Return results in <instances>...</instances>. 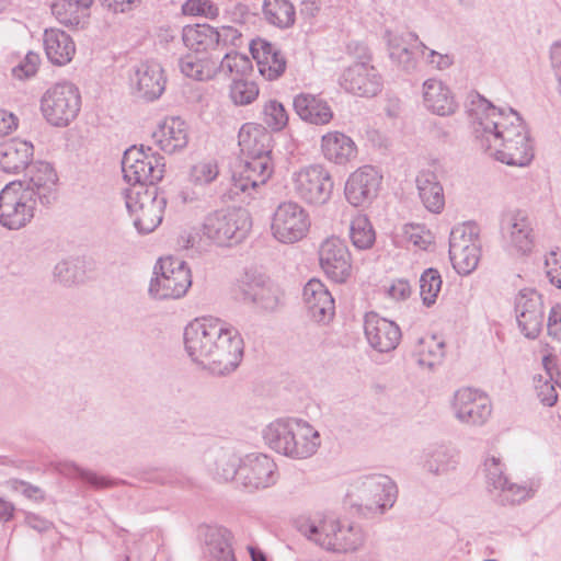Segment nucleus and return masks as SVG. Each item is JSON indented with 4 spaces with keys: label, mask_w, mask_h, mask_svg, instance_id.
Listing matches in <instances>:
<instances>
[{
    "label": "nucleus",
    "mask_w": 561,
    "mask_h": 561,
    "mask_svg": "<svg viewBox=\"0 0 561 561\" xmlns=\"http://www.w3.org/2000/svg\"><path fill=\"white\" fill-rule=\"evenodd\" d=\"M129 80L134 93L146 101L160 98L165 89L163 69L156 61L147 60L135 66Z\"/></svg>",
    "instance_id": "nucleus-21"
},
{
    "label": "nucleus",
    "mask_w": 561,
    "mask_h": 561,
    "mask_svg": "<svg viewBox=\"0 0 561 561\" xmlns=\"http://www.w3.org/2000/svg\"><path fill=\"white\" fill-rule=\"evenodd\" d=\"M320 147L323 157L339 165H344L357 157V147L354 140L337 130L324 134L321 137Z\"/></svg>",
    "instance_id": "nucleus-30"
},
{
    "label": "nucleus",
    "mask_w": 561,
    "mask_h": 561,
    "mask_svg": "<svg viewBox=\"0 0 561 561\" xmlns=\"http://www.w3.org/2000/svg\"><path fill=\"white\" fill-rule=\"evenodd\" d=\"M347 54L355 58L356 62H367L370 61V51L366 43L362 39H351L346 44Z\"/></svg>",
    "instance_id": "nucleus-59"
},
{
    "label": "nucleus",
    "mask_w": 561,
    "mask_h": 561,
    "mask_svg": "<svg viewBox=\"0 0 561 561\" xmlns=\"http://www.w3.org/2000/svg\"><path fill=\"white\" fill-rule=\"evenodd\" d=\"M151 137L160 150L169 154L175 153L188 144L187 124L178 116L167 117Z\"/></svg>",
    "instance_id": "nucleus-25"
},
{
    "label": "nucleus",
    "mask_w": 561,
    "mask_h": 561,
    "mask_svg": "<svg viewBox=\"0 0 561 561\" xmlns=\"http://www.w3.org/2000/svg\"><path fill=\"white\" fill-rule=\"evenodd\" d=\"M414 37L412 42L404 37H388L389 57L401 70L412 73L417 67V57L424 55L427 47Z\"/></svg>",
    "instance_id": "nucleus-31"
},
{
    "label": "nucleus",
    "mask_w": 561,
    "mask_h": 561,
    "mask_svg": "<svg viewBox=\"0 0 561 561\" xmlns=\"http://www.w3.org/2000/svg\"><path fill=\"white\" fill-rule=\"evenodd\" d=\"M238 481L249 491L270 488L277 481V466L265 454H248L242 458Z\"/></svg>",
    "instance_id": "nucleus-14"
},
{
    "label": "nucleus",
    "mask_w": 561,
    "mask_h": 561,
    "mask_svg": "<svg viewBox=\"0 0 561 561\" xmlns=\"http://www.w3.org/2000/svg\"><path fill=\"white\" fill-rule=\"evenodd\" d=\"M41 57L37 53L28 51L23 60L12 68V76L19 80H26L37 73Z\"/></svg>",
    "instance_id": "nucleus-55"
},
{
    "label": "nucleus",
    "mask_w": 561,
    "mask_h": 561,
    "mask_svg": "<svg viewBox=\"0 0 561 561\" xmlns=\"http://www.w3.org/2000/svg\"><path fill=\"white\" fill-rule=\"evenodd\" d=\"M187 54L180 59L181 72L196 81L211 80L218 71L247 79L251 59L239 53H226L221 37H181Z\"/></svg>",
    "instance_id": "nucleus-4"
},
{
    "label": "nucleus",
    "mask_w": 561,
    "mask_h": 561,
    "mask_svg": "<svg viewBox=\"0 0 561 561\" xmlns=\"http://www.w3.org/2000/svg\"><path fill=\"white\" fill-rule=\"evenodd\" d=\"M442 287V277L437 270L427 268L420 277V295L423 304L427 307L432 306L437 298Z\"/></svg>",
    "instance_id": "nucleus-48"
},
{
    "label": "nucleus",
    "mask_w": 561,
    "mask_h": 561,
    "mask_svg": "<svg viewBox=\"0 0 561 561\" xmlns=\"http://www.w3.org/2000/svg\"><path fill=\"white\" fill-rule=\"evenodd\" d=\"M263 122L274 131L284 129L288 124V114L284 105L276 100L267 101L263 107Z\"/></svg>",
    "instance_id": "nucleus-51"
},
{
    "label": "nucleus",
    "mask_w": 561,
    "mask_h": 561,
    "mask_svg": "<svg viewBox=\"0 0 561 561\" xmlns=\"http://www.w3.org/2000/svg\"><path fill=\"white\" fill-rule=\"evenodd\" d=\"M260 186V184L253 183V180L243 172V169L239 164L237 165L231 178V194L238 195L240 193H247L251 196L252 191H256Z\"/></svg>",
    "instance_id": "nucleus-56"
},
{
    "label": "nucleus",
    "mask_w": 561,
    "mask_h": 561,
    "mask_svg": "<svg viewBox=\"0 0 561 561\" xmlns=\"http://www.w3.org/2000/svg\"><path fill=\"white\" fill-rule=\"evenodd\" d=\"M426 50L428 51L426 56L428 64H431L432 66L439 70L447 69L454 62V58L449 54H443L437 50L428 48Z\"/></svg>",
    "instance_id": "nucleus-61"
},
{
    "label": "nucleus",
    "mask_w": 561,
    "mask_h": 561,
    "mask_svg": "<svg viewBox=\"0 0 561 561\" xmlns=\"http://www.w3.org/2000/svg\"><path fill=\"white\" fill-rule=\"evenodd\" d=\"M191 359L216 375L233 371L243 357V340L237 329L217 318H201L184 330Z\"/></svg>",
    "instance_id": "nucleus-3"
},
{
    "label": "nucleus",
    "mask_w": 561,
    "mask_h": 561,
    "mask_svg": "<svg viewBox=\"0 0 561 561\" xmlns=\"http://www.w3.org/2000/svg\"><path fill=\"white\" fill-rule=\"evenodd\" d=\"M538 398L541 403L547 407H552L556 404L558 400V393L550 382L546 381L542 386L538 388Z\"/></svg>",
    "instance_id": "nucleus-64"
},
{
    "label": "nucleus",
    "mask_w": 561,
    "mask_h": 561,
    "mask_svg": "<svg viewBox=\"0 0 561 561\" xmlns=\"http://www.w3.org/2000/svg\"><path fill=\"white\" fill-rule=\"evenodd\" d=\"M453 408L455 416L468 425H482L491 415L489 398L473 388H461L455 392Z\"/></svg>",
    "instance_id": "nucleus-16"
},
{
    "label": "nucleus",
    "mask_w": 561,
    "mask_h": 561,
    "mask_svg": "<svg viewBox=\"0 0 561 561\" xmlns=\"http://www.w3.org/2000/svg\"><path fill=\"white\" fill-rule=\"evenodd\" d=\"M293 106L300 119L312 125H328L334 117L331 106L320 95L299 93L294 98Z\"/></svg>",
    "instance_id": "nucleus-27"
},
{
    "label": "nucleus",
    "mask_w": 561,
    "mask_h": 561,
    "mask_svg": "<svg viewBox=\"0 0 561 561\" xmlns=\"http://www.w3.org/2000/svg\"><path fill=\"white\" fill-rule=\"evenodd\" d=\"M319 261L321 268L332 280L343 283L350 276L351 254L342 239L337 237L325 239L319 249Z\"/></svg>",
    "instance_id": "nucleus-18"
},
{
    "label": "nucleus",
    "mask_w": 561,
    "mask_h": 561,
    "mask_svg": "<svg viewBox=\"0 0 561 561\" xmlns=\"http://www.w3.org/2000/svg\"><path fill=\"white\" fill-rule=\"evenodd\" d=\"M219 175V165L215 159H203L191 165L188 181L195 186L211 184Z\"/></svg>",
    "instance_id": "nucleus-43"
},
{
    "label": "nucleus",
    "mask_w": 561,
    "mask_h": 561,
    "mask_svg": "<svg viewBox=\"0 0 561 561\" xmlns=\"http://www.w3.org/2000/svg\"><path fill=\"white\" fill-rule=\"evenodd\" d=\"M350 238L358 250H367L373 247L376 233L371 222L365 215H357L350 225Z\"/></svg>",
    "instance_id": "nucleus-40"
},
{
    "label": "nucleus",
    "mask_w": 561,
    "mask_h": 561,
    "mask_svg": "<svg viewBox=\"0 0 561 561\" xmlns=\"http://www.w3.org/2000/svg\"><path fill=\"white\" fill-rule=\"evenodd\" d=\"M537 486L533 482L523 484L511 482L510 479L501 486L499 492V502L502 505H517L531 499L535 495Z\"/></svg>",
    "instance_id": "nucleus-41"
},
{
    "label": "nucleus",
    "mask_w": 561,
    "mask_h": 561,
    "mask_svg": "<svg viewBox=\"0 0 561 561\" xmlns=\"http://www.w3.org/2000/svg\"><path fill=\"white\" fill-rule=\"evenodd\" d=\"M239 165L243 169L254 184L264 185L273 174V163L271 158L259 157L247 158Z\"/></svg>",
    "instance_id": "nucleus-44"
},
{
    "label": "nucleus",
    "mask_w": 561,
    "mask_h": 561,
    "mask_svg": "<svg viewBox=\"0 0 561 561\" xmlns=\"http://www.w3.org/2000/svg\"><path fill=\"white\" fill-rule=\"evenodd\" d=\"M310 226L309 213L294 201L279 203L272 214V236L284 244H293L302 240L309 232Z\"/></svg>",
    "instance_id": "nucleus-10"
},
{
    "label": "nucleus",
    "mask_w": 561,
    "mask_h": 561,
    "mask_svg": "<svg viewBox=\"0 0 561 561\" xmlns=\"http://www.w3.org/2000/svg\"><path fill=\"white\" fill-rule=\"evenodd\" d=\"M463 250L471 247L481 248L479 227L474 222H465L454 227L449 236V251Z\"/></svg>",
    "instance_id": "nucleus-42"
},
{
    "label": "nucleus",
    "mask_w": 561,
    "mask_h": 561,
    "mask_svg": "<svg viewBox=\"0 0 561 561\" xmlns=\"http://www.w3.org/2000/svg\"><path fill=\"white\" fill-rule=\"evenodd\" d=\"M182 35H220L218 31L210 27L206 23H193V24H186L183 26Z\"/></svg>",
    "instance_id": "nucleus-63"
},
{
    "label": "nucleus",
    "mask_w": 561,
    "mask_h": 561,
    "mask_svg": "<svg viewBox=\"0 0 561 561\" xmlns=\"http://www.w3.org/2000/svg\"><path fill=\"white\" fill-rule=\"evenodd\" d=\"M55 280L71 286L82 279V272L78 263L72 261H61L57 263L53 272Z\"/></svg>",
    "instance_id": "nucleus-54"
},
{
    "label": "nucleus",
    "mask_w": 561,
    "mask_h": 561,
    "mask_svg": "<svg viewBox=\"0 0 561 561\" xmlns=\"http://www.w3.org/2000/svg\"><path fill=\"white\" fill-rule=\"evenodd\" d=\"M229 95L236 105H248L259 96V87L254 81L233 78Z\"/></svg>",
    "instance_id": "nucleus-47"
},
{
    "label": "nucleus",
    "mask_w": 561,
    "mask_h": 561,
    "mask_svg": "<svg viewBox=\"0 0 561 561\" xmlns=\"http://www.w3.org/2000/svg\"><path fill=\"white\" fill-rule=\"evenodd\" d=\"M423 102L428 111L440 116L451 115L457 108L449 88L434 78L423 82Z\"/></svg>",
    "instance_id": "nucleus-32"
},
{
    "label": "nucleus",
    "mask_w": 561,
    "mask_h": 561,
    "mask_svg": "<svg viewBox=\"0 0 561 561\" xmlns=\"http://www.w3.org/2000/svg\"><path fill=\"white\" fill-rule=\"evenodd\" d=\"M81 106L78 88L70 82L57 83L42 96L41 111L53 126L66 127L72 122Z\"/></svg>",
    "instance_id": "nucleus-9"
},
{
    "label": "nucleus",
    "mask_w": 561,
    "mask_h": 561,
    "mask_svg": "<svg viewBox=\"0 0 561 561\" xmlns=\"http://www.w3.org/2000/svg\"><path fill=\"white\" fill-rule=\"evenodd\" d=\"M397 497V484L385 474L365 477L357 486V505L365 515H382L394 505Z\"/></svg>",
    "instance_id": "nucleus-12"
},
{
    "label": "nucleus",
    "mask_w": 561,
    "mask_h": 561,
    "mask_svg": "<svg viewBox=\"0 0 561 561\" xmlns=\"http://www.w3.org/2000/svg\"><path fill=\"white\" fill-rule=\"evenodd\" d=\"M304 301L310 318L327 323L335 313L334 299L319 279H310L304 287Z\"/></svg>",
    "instance_id": "nucleus-23"
},
{
    "label": "nucleus",
    "mask_w": 561,
    "mask_h": 561,
    "mask_svg": "<svg viewBox=\"0 0 561 561\" xmlns=\"http://www.w3.org/2000/svg\"><path fill=\"white\" fill-rule=\"evenodd\" d=\"M250 50L256 60L260 73L267 80H275L286 69V59L282 51L263 37H254L250 42Z\"/></svg>",
    "instance_id": "nucleus-24"
},
{
    "label": "nucleus",
    "mask_w": 561,
    "mask_h": 561,
    "mask_svg": "<svg viewBox=\"0 0 561 561\" xmlns=\"http://www.w3.org/2000/svg\"><path fill=\"white\" fill-rule=\"evenodd\" d=\"M250 228L251 220L244 209L229 208L207 215L203 234L219 247H231L241 242Z\"/></svg>",
    "instance_id": "nucleus-7"
},
{
    "label": "nucleus",
    "mask_w": 561,
    "mask_h": 561,
    "mask_svg": "<svg viewBox=\"0 0 561 561\" xmlns=\"http://www.w3.org/2000/svg\"><path fill=\"white\" fill-rule=\"evenodd\" d=\"M483 466L489 490L497 491L508 480L505 472V465L502 462L501 458L489 456L484 459Z\"/></svg>",
    "instance_id": "nucleus-50"
},
{
    "label": "nucleus",
    "mask_w": 561,
    "mask_h": 561,
    "mask_svg": "<svg viewBox=\"0 0 561 561\" xmlns=\"http://www.w3.org/2000/svg\"><path fill=\"white\" fill-rule=\"evenodd\" d=\"M381 179L378 171L370 165L357 169L348 176L345 184L347 202L355 207L371 203L378 194Z\"/></svg>",
    "instance_id": "nucleus-20"
},
{
    "label": "nucleus",
    "mask_w": 561,
    "mask_h": 561,
    "mask_svg": "<svg viewBox=\"0 0 561 561\" xmlns=\"http://www.w3.org/2000/svg\"><path fill=\"white\" fill-rule=\"evenodd\" d=\"M481 248L471 247L463 250L459 248L457 251H449V257L454 268L458 274L468 275L473 272L480 261Z\"/></svg>",
    "instance_id": "nucleus-45"
},
{
    "label": "nucleus",
    "mask_w": 561,
    "mask_h": 561,
    "mask_svg": "<svg viewBox=\"0 0 561 561\" xmlns=\"http://www.w3.org/2000/svg\"><path fill=\"white\" fill-rule=\"evenodd\" d=\"M57 174L53 165L45 161H36L28 165V182L24 190L33 192L39 202L48 205L55 199Z\"/></svg>",
    "instance_id": "nucleus-26"
},
{
    "label": "nucleus",
    "mask_w": 561,
    "mask_h": 561,
    "mask_svg": "<svg viewBox=\"0 0 561 561\" xmlns=\"http://www.w3.org/2000/svg\"><path fill=\"white\" fill-rule=\"evenodd\" d=\"M44 48L48 60L56 66L69 64L76 54L72 37H44Z\"/></svg>",
    "instance_id": "nucleus-39"
},
{
    "label": "nucleus",
    "mask_w": 561,
    "mask_h": 561,
    "mask_svg": "<svg viewBox=\"0 0 561 561\" xmlns=\"http://www.w3.org/2000/svg\"><path fill=\"white\" fill-rule=\"evenodd\" d=\"M546 274L551 284L561 288V257H558V253L552 251L546 257Z\"/></svg>",
    "instance_id": "nucleus-58"
},
{
    "label": "nucleus",
    "mask_w": 561,
    "mask_h": 561,
    "mask_svg": "<svg viewBox=\"0 0 561 561\" xmlns=\"http://www.w3.org/2000/svg\"><path fill=\"white\" fill-rule=\"evenodd\" d=\"M515 316L520 332L527 339H536L543 324L541 295L531 288H523L515 297Z\"/></svg>",
    "instance_id": "nucleus-15"
},
{
    "label": "nucleus",
    "mask_w": 561,
    "mask_h": 561,
    "mask_svg": "<svg viewBox=\"0 0 561 561\" xmlns=\"http://www.w3.org/2000/svg\"><path fill=\"white\" fill-rule=\"evenodd\" d=\"M502 233L507 245L519 254H527L534 247L533 226L520 210L507 213L502 219Z\"/></svg>",
    "instance_id": "nucleus-22"
},
{
    "label": "nucleus",
    "mask_w": 561,
    "mask_h": 561,
    "mask_svg": "<svg viewBox=\"0 0 561 561\" xmlns=\"http://www.w3.org/2000/svg\"><path fill=\"white\" fill-rule=\"evenodd\" d=\"M7 483L12 489L21 491L28 499L35 501H43L45 499L44 492L36 485L19 480H9Z\"/></svg>",
    "instance_id": "nucleus-60"
},
{
    "label": "nucleus",
    "mask_w": 561,
    "mask_h": 561,
    "mask_svg": "<svg viewBox=\"0 0 561 561\" xmlns=\"http://www.w3.org/2000/svg\"><path fill=\"white\" fill-rule=\"evenodd\" d=\"M469 113L476 140L484 151L507 165L526 167L531 162L533 141L517 112L500 110L477 93Z\"/></svg>",
    "instance_id": "nucleus-1"
},
{
    "label": "nucleus",
    "mask_w": 561,
    "mask_h": 561,
    "mask_svg": "<svg viewBox=\"0 0 561 561\" xmlns=\"http://www.w3.org/2000/svg\"><path fill=\"white\" fill-rule=\"evenodd\" d=\"M232 534L222 526H208L205 543L208 561H237L232 549Z\"/></svg>",
    "instance_id": "nucleus-36"
},
{
    "label": "nucleus",
    "mask_w": 561,
    "mask_h": 561,
    "mask_svg": "<svg viewBox=\"0 0 561 561\" xmlns=\"http://www.w3.org/2000/svg\"><path fill=\"white\" fill-rule=\"evenodd\" d=\"M268 278L256 273H245L237 283L236 293L243 300L251 302Z\"/></svg>",
    "instance_id": "nucleus-49"
},
{
    "label": "nucleus",
    "mask_w": 561,
    "mask_h": 561,
    "mask_svg": "<svg viewBox=\"0 0 561 561\" xmlns=\"http://www.w3.org/2000/svg\"><path fill=\"white\" fill-rule=\"evenodd\" d=\"M415 182L424 207L433 214L442 213L445 206V195L437 175L431 170H422Z\"/></svg>",
    "instance_id": "nucleus-34"
},
{
    "label": "nucleus",
    "mask_w": 561,
    "mask_h": 561,
    "mask_svg": "<svg viewBox=\"0 0 561 561\" xmlns=\"http://www.w3.org/2000/svg\"><path fill=\"white\" fill-rule=\"evenodd\" d=\"M93 0H58L51 5L57 21L71 31L84 30Z\"/></svg>",
    "instance_id": "nucleus-29"
},
{
    "label": "nucleus",
    "mask_w": 561,
    "mask_h": 561,
    "mask_svg": "<svg viewBox=\"0 0 561 561\" xmlns=\"http://www.w3.org/2000/svg\"><path fill=\"white\" fill-rule=\"evenodd\" d=\"M365 337L371 348L388 353L397 348L401 340L399 325L376 312H368L364 319Z\"/></svg>",
    "instance_id": "nucleus-19"
},
{
    "label": "nucleus",
    "mask_w": 561,
    "mask_h": 561,
    "mask_svg": "<svg viewBox=\"0 0 561 561\" xmlns=\"http://www.w3.org/2000/svg\"><path fill=\"white\" fill-rule=\"evenodd\" d=\"M154 277L149 285V294L157 299H179L192 285L191 270L176 257L160 259L154 266Z\"/></svg>",
    "instance_id": "nucleus-8"
},
{
    "label": "nucleus",
    "mask_w": 561,
    "mask_h": 561,
    "mask_svg": "<svg viewBox=\"0 0 561 561\" xmlns=\"http://www.w3.org/2000/svg\"><path fill=\"white\" fill-rule=\"evenodd\" d=\"M65 473H76L80 479L89 483L94 489H106L113 488L119 483V481L111 479L106 476L98 474L94 471L83 469L76 463H65L64 470Z\"/></svg>",
    "instance_id": "nucleus-52"
},
{
    "label": "nucleus",
    "mask_w": 561,
    "mask_h": 561,
    "mask_svg": "<svg viewBox=\"0 0 561 561\" xmlns=\"http://www.w3.org/2000/svg\"><path fill=\"white\" fill-rule=\"evenodd\" d=\"M340 85L354 95L371 98L381 91L382 79L374 66L367 62H355L343 71Z\"/></svg>",
    "instance_id": "nucleus-17"
},
{
    "label": "nucleus",
    "mask_w": 561,
    "mask_h": 561,
    "mask_svg": "<svg viewBox=\"0 0 561 561\" xmlns=\"http://www.w3.org/2000/svg\"><path fill=\"white\" fill-rule=\"evenodd\" d=\"M263 14L265 20L280 28H287L295 23L296 11L289 0H264Z\"/></svg>",
    "instance_id": "nucleus-37"
},
{
    "label": "nucleus",
    "mask_w": 561,
    "mask_h": 561,
    "mask_svg": "<svg viewBox=\"0 0 561 561\" xmlns=\"http://www.w3.org/2000/svg\"><path fill=\"white\" fill-rule=\"evenodd\" d=\"M422 468L430 474L446 476L456 470L458 453L446 445H436L426 448L422 456Z\"/></svg>",
    "instance_id": "nucleus-33"
},
{
    "label": "nucleus",
    "mask_w": 561,
    "mask_h": 561,
    "mask_svg": "<svg viewBox=\"0 0 561 561\" xmlns=\"http://www.w3.org/2000/svg\"><path fill=\"white\" fill-rule=\"evenodd\" d=\"M214 478L218 481L228 482L236 477L239 479L242 458H239L233 451L219 449L211 454Z\"/></svg>",
    "instance_id": "nucleus-38"
},
{
    "label": "nucleus",
    "mask_w": 561,
    "mask_h": 561,
    "mask_svg": "<svg viewBox=\"0 0 561 561\" xmlns=\"http://www.w3.org/2000/svg\"><path fill=\"white\" fill-rule=\"evenodd\" d=\"M33 157V145L21 139L2 141V173L24 171Z\"/></svg>",
    "instance_id": "nucleus-35"
},
{
    "label": "nucleus",
    "mask_w": 561,
    "mask_h": 561,
    "mask_svg": "<svg viewBox=\"0 0 561 561\" xmlns=\"http://www.w3.org/2000/svg\"><path fill=\"white\" fill-rule=\"evenodd\" d=\"M164 168V158L151 147L141 145L124 152V179L133 184L125 193L126 207L139 233H150L162 222L167 199L159 194L156 184L162 180Z\"/></svg>",
    "instance_id": "nucleus-2"
},
{
    "label": "nucleus",
    "mask_w": 561,
    "mask_h": 561,
    "mask_svg": "<svg viewBox=\"0 0 561 561\" xmlns=\"http://www.w3.org/2000/svg\"><path fill=\"white\" fill-rule=\"evenodd\" d=\"M271 133L262 125L244 124L238 134V145L247 158H271Z\"/></svg>",
    "instance_id": "nucleus-28"
},
{
    "label": "nucleus",
    "mask_w": 561,
    "mask_h": 561,
    "mask_svg": "<svg viewBox=\"0 0 561 561\" xmlns=\"http://www.w3.org/2000/svg\"><path fill=\"white\" fill-rule=\"evenodd\" d=\"M182 11L185 15H202L205 18H215L218 14V9L209 0H187Z\"/></svg>",
    "instance_id": "nucleus-57"
},
{
    "label": "nucleus",
    "mask_w": 561,
    "mask_h": 561,
    "mask_svg": "<svg viewBox=\"0 0 561 561\" xmlns=\"http://www.w3.org/2000/svg\"><path fill=\"white\" fill-rule=\"evenodd\" d=\"M265 443L276 453L293 459H306L318 450L320 434L300 419H278L263 432Z\"/></svg>",
    "instance_id": "nucleus-5"
},
{
    "label": "nucleus",
    "mask_w": 561,
    "mask_h": 561,
    "mask_svg": "<svg viewBox=\"0 0 561 561\" xmlns=\"http://www.w3.org/2000/svg\"><path fill=\"white\" fill-rule=\"evenodd\" d=\"M299 531L308 540L332 552H353L364 543V534L359 526L342 523L333 517L304 522L299 525Z\"/></svg>",
    "instance_id": "nucleus-6"
},
{
    "label": "nucleus",
    "mask_w": 561,
    "mask_h": 561,
    "mask_svg": "<svg viewBox=\"0 0 561 561\" xmlns=\"http://www.w3.org/2000/svg\"><path fill=\"white\" fill-rule=\"evenodd\" d=\"M290 183L296 196L312 206L327 204L334 185L330 172L321 164H311L295 171Z\"/></svg>",
    "instance_id": "nucleus-11"
},
{
    "label": "nucleus",
    "mask_w": 561,
    "mask_h": 561,
    "mask_svg": "<svg viewBox=\"0 0 561 561\" xmlns=\"http://www.w3.org/2000/svg\"><path fill=\"white\" fill-rule=\"evenodd\" d=\"M33 192L24 190V182L9 181L2 187V227L18 230L34 217Z\"/></svg>",
    "instance_id": "nucleus-13"
},
{
    "label": "nucleus",
    "mask_w": 561,
    "mask_h": 561,
    "mask_svg": "<svg viewBox=\"0 0 561 561\" xmlns=\"http://www.w3.org/2000/svg\"><path fill=\"white\" fill-rule=\"evenodd\" d=\"M280 296L279 288L267 279L252 304L265 311H275L280 304Z\"/></svg>",
    "instance_id": "nucleus-53"
},
{
    "label": "nucleus",
    "mask_w": 561,
    "mask_h": 561,
    "mask_svg": "<svg viewBox=\"0 0 561 561\" xmlns=\"http://www.w3.org/2000/svg\"><path fill=\"white\" fill-rule=\"evenodd\" d=\"M388 294L396 300H405L411 295V286L408 280L398 279L389 287Z\"/></svg>",
    "instance_id": "nucleus-62"
},
{
    "label": "nucleus",
    "mask_w": 561,
    "mask_h": 561,
    "mask_svg": "<svg viewBox=\"0 0 561 561\" xmlns=\"http://www.w3.org/2000/svg\"><path fill=\"white\" fill-rule=\"evenodd\" d=\"M444 347L445 343L443 341H438L435 336H432L428 340H422L416 353L417 364L423 367L433 368L443 359L445 354Z\"/></svg>",
    "instance_id": "nucleus-46"
}]
</instances>
